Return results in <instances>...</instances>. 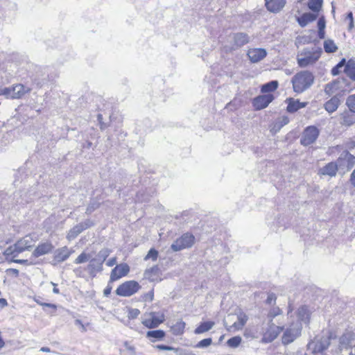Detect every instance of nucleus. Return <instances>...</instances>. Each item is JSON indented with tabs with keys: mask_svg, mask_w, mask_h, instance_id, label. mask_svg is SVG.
I'll return each mask as SVG.
<instances>
[{
	"mask_svg": "<svg viewBox=\"0 0 355 355\" xmlns=\"http://www.w3.org/2000/svg\"><path fill=\"white\" fill-rule=\"evenodd\" d=\"M326 26V22L324 17H321L318 21V30L324 29Z\"/></svg>",
	"mask_w": 355,
	"mask_h": 355,
	"instance_id": "obj_47",
	"label": "nucleus"
},
{
	"mask_svg": "<svg viewBox=\"0 0 355 355\" xmlns=\"http://www.w3.org/2000/svg\"><path fill=\"white\" fill-rule=\"evenodd\" d=\"M289 123V119L286 116H283L275 122L273 124L271 131L273 132H277L280 130V129L284 125H287Z\"/></svg>",
	"mask_w": 355,
	"mask_h": 355,
	"instance_id": "obj_33",
	"label": "nucleus"
},
{
	"mask_svg": "<svg viewBox=\"0 0 355 355\" xmlns=\"http://www.w3.org/2000/svg\"><path fill=\"white\" fill-rule=\"evenodd\" d=\"M314 80L315 77L311 71H300L292 78L293 90L297 93H302L313 84Z\"/></svg>",
	"mask_w": 355,
	"mask_h": 355,
	"instance_id": "obj_1",
	"label": "nucleus"
},
{
	"mask_svg": "<svg viewBox=\"0 0 355 355\" xmlns=\"http://www.w3.org/2000/svg\"><path fill=\"white\" fill-rule=\"evenodd\" d=\"M185 325V322L182 320H178L171 327V331L175 336L182 335L184 333Z\"/></svg>",
	"mask_w": 355,
	"mask_h": 355,
	"instance_id": "obj_32",
	"label": "nucleus"
},
{
	"mask_svg": "<svg viewBox=\"0 0 355 355\" xmlns=\"http://www.w3.org/2000/svg\"><path fill=\"white\" fill-rule=\"evenodd\" d=\"M319 130L313 125L306 127L302 135L300 143L304 146L313 144L319 136Z\"/></svg>",
	"mask_w": 355,
	"mask_h": 355,
	"instance_id": "obj_8",
	"label": "nucleus"
},
{
	"mask_svg": "<svg viewBox=\"0 0 355 355\" xmlns=\"http://www.w3.org/2000/svg\"><path fill=\"white\" fill-rule=\"evenodd\" d=\"M340 124L345 126H351L355 123V112L345 111L340 114Z\"/></svg>",
	"mask_w": 355,
	"mask_h": 355,
	"instance_id": "obj_23",
	"label": "nucleus"
},
{
	"mask_svg": "<svg viewBox=\"0 0 355 355\" xmlns=\"http://www.w3.org/2000/svg\"><path fill=\"white\" fill-rule=\"evenodd\" d=\"M317 15L310 12L304 13L301 17H297V22L301 27H305L309 23L315 20Z\"/></svg>",
	"mask_w": 355,
	"mask_h": 355,
	"instance_id": "obj_28",
	"label": "nucleus"
},
{
	"mask_svg": "<svg viewBox=\"0 0 355 355\" xmlns=\"http://www.w3.org/2000/svg\"><path fill=\"white\" fill-rule=\"evenodd\" d=\"M325 35L324 29L318 30V37L320 39H324Z\"/></svg>",
	"mask_w": 355,
	"mask_h": 355,
	"instance_id": "obj_59",
	"label": "nucleus"
},
{
	"mask_svg": "<svg viewBox=\"0 0 355 355\" xmlns=\"http://www.w3.org/2000/svg\"><path fill=\"white\" fill-rule=\"evenodd\" d=\"M116 263V257H113V258H111L106 263L107 266L111 267V266H113L114 265H115Z\"/></svg>",
	"mask_w": 355,
	"mask_h": 355,
	"instance_id": "obj_51",
	"label": "nucleus"
},
{
	"mask_svg": "<svg viewBox=\"0 0 355 355\" xmlns=\"http://www.w3.org/2000/svg\"><path fill=\"white\" fill-rule=\"evenodd\" d=\"M34 240L31 235H26L19 239L15 244L7 248L3 254L8 257H17L20 253L29 250L34 245Z\"/></svg>",
	"mask_w": 355,
	"mask_h": 355,
	"instance_id": "obj_2",
	"label": "nucleus"
},
{
	"mask_svg": "<svg viewBox=\"0 0 355 355\" xmlns=\"http://www.w3.org/2000/svg\"><path fill=\"white\" fill-rule=\"evenodd\" d=\"M340 69L339 67H338L337 65H336L332 69H331V74L333 76H337L338 75L339 72H340Z\"/></svg>",
	"mask_w": 355,
	"mask_h": 355,
	"instance_id": "obj_53",
	"label": "nucleus"
},
{
	"mask_svg": "<svg viewBox=\"0 0 355 355\" xmlns=\"http://www.w3.org/2000/svg\"><path fill=\"white\" fill-rule=\"evenodd\" d=\"M330 345L329 338L322 337L320 338H315L307 345L306 352L305 355H320Z\"/></svg>",
	"mask_w": 355,
	"mask_h": 355,
	"instance_id": "obj_5",
	"label": "nucleus"
},
{
	"mask_svg": "<svg viewBox=\"0 0 355 355\" xmlns=\"http://www.w3.org/2000/svg\"><path fill=\"white\" fill-rule=\"evenodd\" d=\"M346 64L347 62L345 61V59L343 58L336 65L338 66V67L342 68L344 66L345 67Z\"/></svg>",
	"mask_w": 355,
	"mask_h": 355,
	"instance_id": "obj_56",
	"label": "nucleus"
},
{
	"mask_svg": "<svg viewBox=\"0 0 355 355\" xmlns=\"http://www.w3.org/2000/svg\"><path fill=\"white\" fill-rule=\"evenodd\" d=\"M282 330L283 327H282L276 326L273 324L270 325L264 334L263 340L268 343L273 341L282 331Z\"/></svg>",
	"mask_w": 355,
	"mask_h": 355,
	"instance_id": "obj_19",
	"label": "nucleus"
},
{
	"mask_svg": "<svg viewBox=\"0 0 355 355\" xmlns=\"http://www.w3.org/2000/svg\"><path fill=\"white\" fill-rule=\"evenodd\" d=\"M321 53L322 49L320 48L312 50L304 49L297 57V64L300 67L313 64L320 58Z\"/></svg>",
	"mask_w": 355,
	"mask_h": 355,
	"instance_id": "obj_4",
	"label": "nucleus"
},
{
	"mask_svg": "<svg viewBox=\"0 0 355 355\" xmlns=\"http://www.w3.org/2000/svg\"><path fill=\"white\" fill-rule=\"evenodd\" d=\"M110 253L111 250L110 249L103 248L98 252L96 257L90 259L87 270L91 275L95 276L96 272L103 270V263Z\"/></svg>",
	"mask_w": 355,
	"mask_h": 355,
	"instance_id": "obj_3",
	"label": "nucleus"
},
{
	"mask_svg": "<svg viewBox=\"0 0 355 355\" xmlns=\"http://www.w3.org/2000/svg\"><path fill=\"white\" fill-rule=\"evenodd\" d=\"M147 297L149 299L150 301H152L153 300V291H151L147 294Z\"/></svg>",
	"mask_w": 355,
	"mask_h": 355,
	"instance_id": "obj_62",
	"label": "nucleus"
},
{
	"mask_svg": "<svg viewBox=\"0 0 355 355\" xmlns=\"http://www.w3.org/2000/svg\"><path fill=\"white\" fill-rule=\"evenodd\" d=\"M247 55L251 62L257 63L266 57L267 51L263 48H252L248 51Z\"/></svg>",
	"mask_w": 355,
	"mask_h": 355,
	"instance_id": "obj_13",
	"label": "nucleus"
},
{
	"mask_svg": "<svg viewBox=\"0 0 355 355\" xmlns=\"http://www.w3.org/2000/svg\"><path fill=\"white\" fill-rule=\"evenodd\" d=\"M31 89L22 84H17L11 87L0 88V95L7 98L17 99L21 98L25 94L30 92Z\"/></svg>",
	"mask_w": 355,
	"mask_h": 355,
	"instance_id": "obj_6",
	"label": "nucleus"
},
{
	"mask_svg": "<svg viewBox=\"0 0 355 355\" xmlns=\"http://www.w3.org/2000/svg\"><path fill=\"white\" fill-rule=\"evenodd\" d=\"M347 19H349V21L350 20H354V17H353V13L352 12H348L347 15V17H346Z\"/></svg>",
	"mask_w": 355,
	"mask_h": 355,
	"instance_id": "obj_64",
	"label": "nucleus"
},
{
	"mask_svg": "<svg viewBox=\"0 0 355 355\" xmlns=\"http://www.w3.org/2000/svg\"><path fill=\"white\" fill-rule=\"evenodd\" d=\"M273 99V95L271 94L259 96L254 98L253 106L256 110H262L266 107Z\"/></svg>",
	"mask_w": 355,
	"mask_h": 355,
	"instance_id": "obj_15",
	"label": "nucleus"
},
{
	"mask_svg": "<svg viewBox=\"0 0 355 355\" xmlns=\"http://www.w3.org/2000/svg\"><path fill=\"white\" fill-rule=\"evenodd\" d=\"M164 321V315L160 313L150 312L145 313L142 320V324L149 328L157 327Z\"/></svg>",
	"mask_w": 355,
	"mask_h": 355,
	"instance_id": "obj_7",
	"label": "nucleus"
},
{
	"mask_svg": "<svg viewBox=\"0 0 355 355\" xmlns=\"http://www.w3.org/2000/svg\"><path fill=\"white\" fill-rule=\"evenodd\" d=\"M344 72L353 81H355V60L350 59L347 61Z\"/></svg>",
	"mask_w": 355,
	"mask_h": 355,
	"instance_id": "obj_30",
	"label": "nucleus"
},
{
	"mask_svg": "<svg viewBox=\"0 0 355 355\" xmlns=\"http://www.w3.org/2000/svg\"><path fill=\"white\" fill-rule=\"evenodd\" d=\"M155 347L160 350H169L170 351V350L174 349V348L172 347L164 345H156Z\"/></svg>",
	"mask_w": 355,
	"mask_h": 355,
	"instance_id": "obj_49",
	"label": "nucleus"
},
{
	"mask_svg": "<svg viewBox=\"0 0 355 355\" xmlns=\"http://www.w3.org/2000/svg\"><path fill=\"white\" fill-rule=\"evenodd\" d=\"M144 277L146 279L150 282H158L160 279L159 268L157 266H154L144 271Z\"/></svg>",
	"mask_w": 355,
	"mask_h": 355,
	"instance_id": "obj_22",
	"label": "nucleus"
},
{
	"mask_svg": "<svg viewBox=\"0 0 355 355\" xmlns=\"http://www.w3.org/2000/svg\"><path fill=\"white\" fill-rule=\"evenodd\" d=\"M129 271L130 267L127 263H121L116 265L111 272L110 282H115L120 278L127 275Z\"/></svg>",
	"mask_w": 355,
	"mask_h": 355,
	"instance_id": "obj_12",
	"label": "nucleus"
},
{
	"mask_svg": "<svg viewBox=\"0 0 355 355\" xmlns=\"http://www.w3.org/2000/svg\"><path fill=\"white\" fill-rule=\"evenodd\" d=\"M100 206V203L96 200L91 201L89 205L87 207L86 209V214L89 215L91 214L94 211L97 209Z\"/></svg>",
	"mask_w": 355,
	"mask_h": 355,
	"instance_id": "obj_41",
	"label": "nucleus"
},
{
	"mask_svg": "<svg viewBox=\"0 0 355 355\" xmlns=\"http://www.w3.org/2000/svg\"><path fill=\"white\" fill-rule=\"evenodd\" d=\"M345 82L346 79L344 78L334 80L325 85L324 92L327 95L331 96L336 92L341 89L345 85Z\"/></svg>",
	"mask_w": 355,
	"mask_h": 355,
	"instance_id": "obj_14",
	"label": "nucleus"
},
{
	"mask_svg": "<svg viewBox=\"0 0 355 355\" xmlns=\"http://www.w3.org/2000/svg\"><path fill=\"white\" fill-rule=\"evenodd\" d=\"M39 304H40L41 306H46V307H51V308H53L54 310L56 309V305L53 304H50V303H40L38 302H37Z\"/></svg>",
	"mask_w": 355,
	"mask_h": 355,
	"instance_id": "obj_52",
	"label": "nucleus"
},
{
	"mask_svg": "<svg viewBox=\"0 0 355 355\" xmlns=\"http://www.w3.org/2000/svg\"><path fill=\"white\" fill-rule=\"evenodd\" d=\"M340 104V98L337 96H334L324 103V107L327 112L331 114L338 108Z\"/></svg>",
	"mask_w": 355,
	"mask_h": 355,
	"instance_id": "obj_25",
	"label": "nucleus"
},
{
	"mask_svg": "<svg viewBox=\"0 0 355 355\" xmlns=\"http://www.w3.org/2000/svg\"><path fill=\"white\" fill-rule=\"evenodd\" d=\"M75 324L79 325L81 331L83 332H85L87 331L85 326L83 324L82 321L79 319L75 320Z\"/></svg>",
	"mask_w": 355,
	"mask_h": 355,
	"instance_id": "obj_50",
	"label": "nucleus"
},
{
	"mask_svg": "<svg viewBox=\"0 0 355 355\" xmlns=\"http://www.w3.org/2000/svg\"><path fill=\"white\" fill-rule=\"evenodd\" d=\"M354 27V20H350L349 23V26H348V31H352Z\"/></svg>",
	"mask_w": 355,
	"mask_h": 355,
	"instance_id": "obj_61",
	"label": "nucleus"
},
{
	"mask_svg": "<svg viewBox=\"0 0 355 355\" xmlns=\"http://www.w3.org/2000/svg\"><path fill=\"white\" fill-rule=\"evenodd\" d=\"M324 49L327 53H335L338 46L332 40L328 39L324 42Z\"/></svg>",
	"mask_w": 355,
	"mask_h": 355,
	"instance_id": "obj_36",
	"label": "nucleus"
},
{
	"mask_svg": "<svg viewBox=\"0 0 355 355\" xmlns=\"http://www.w3.org/2000/svg\"><path fill=\"white\" fill-rule=\"evenodd\" d=\"M278 82L277 80H272L268 83H266L261 87V92L263 93H268L275 91L278 87Z\"/></svg>",
	"mask_w": 355,
	"mask_h": 355,
	"instance_id": "obj_35",
	"label": "nucleus"
},
{
	"mask_svg": "<svg viewBox=\"0 0 355 355\" xmlns=\"http://www.w3.org/2000/svg\"><path fill=\"white\" fill-rule=\"evenodd\" d=\"M321 173L322 175H327L329 176H335L336 172L338 171V167L336 164L334 162H330L327 164L325 166L321 168Z\"/></svg>",
	"mask_w": 355,
	"mask_h": 355,
	"instance_id": "obj_31",
	"label": "nucleus"
},
{
	"mask_svg": "<svg viewBox=\"0 0 355 355\" xmlns=\"http://www.w3.org/2000/svg\"><path fill=\"white\" fill-rule=\"evenodd\" d=\"M140 314V311L137 309H130L128 311V318L130 319H135Z\"/></svg>",
	"mask_w": 355,
	"mask_h": 355,
	"instance_id": "obj_45",
	"label": "nucleus"
},
{
	"mask_svg": "<svg viewBox=\"0 0 355 355\" xmlns=\"http://www.w3.org/2000/svg\"><path fill=\"white\" fill-rule=\"evenodd\" d=\"M307 103L300 102L299 100L289 99L286 110L290 113H293L300 109L306 107Z\"/></svg>",
	"mask_w": 355,
	"mask_h": 355,
	"instance_id": "obj_27",
	"label": "nucleus"
},
{
	"mask_svg": "<svg viewBox=\"0 0 355 355\" xmlns=\"http://www.w3.org/2000/svg\"><path fill=\"white\" fill-rule=\"evenodd\" d=\"M71 251H70L67 247H63L58 249L55 252L54 261L57 262H62L67 260L71 255Z\"/></svg>",
	"mask_w": 355,
	"mask_h": 355,
	"instance_id": "obj_24",
	"label": "nucleus"
},
{
	"mask_svg": "<svg viewBox=\"0 0 355 355\" xmlns=\"http://www.w3.org/2000/svg\"><path fill=\"white\" fill-rule=\"evenodd\" d=\"M12 261L15 263H22V264H25V265L33 264V262L29 261L28 259H13Z\"/></svg>",
	"mask_w": 355,
	"mask_h": 355,
	"instance_id": "obj_48",
	"label": "nucleus"
},
{
	"mask_svg": "<svg viewBox=\"0 0 355 355\" xmlns=\"http://www.w3.org/2000/svg\"><path fill=\"white\" fill-rule=\"evenodd\" d=\"M350 182L354 187H355V168H354V170L351 173Z\"/></svg>",
	"mask_w": 355,
	"mask_h": 355,
	"instance_id": "obj_54",
	"label": "nucleus"
},
{
	"mask_svg": "<svg viewBox=\"0 0 355 355\" xmlns=\"http://www.w3.org/2000/svg\"><path fill=\"white\" fill-rule=\"evenodd\" d=\"M91 257L92 256L90 254H87L85 252H83L75 259L74 263L76 264H80L85 263L88 260L90 261Z\"/></svg>",
	"mask_w": 355,
	"mask_h": 355,
	"instance_id": "obj_38",
	"label": "nucleus"
},
{
	"mask_svg": "<svg viewBox=\"0 0 355 355\" xmlns=\"http://www.w3.org/2000/svg\"><path fill=\"white\" fill-rule=\"evenodd\" d=\"M94 225L93 221L90 219H87L85 221L77 224L69 231L67 235V239L69 241L75 239L84 230L94 226Z\"/></svg>",
	"mask_w": 355,
	"mask_h": 355,
	"instance_id": "obj_11",
	"label": "nucleus"
},
{
	"mask_svg": "<svg viewBox=\"0 0 355 355\" xmlns=\"http://www.w3.org/2000/svg\"><path fill=\"white\" fill-rule=\"evenodd\" d=\"M215 325L213 321H206L201 322L194 330L196 334H201L211 330Z\"/></svg>",
	"mask_w": 355,
	"mask_h": 355,
	"instance_id": "obj_29",
	"label": "nucleus"
},
{
	"mask_svg": "<svg viewBox=\"0 0 355 355\" xmlns=\"http://www.w3.org/2000/svg\"><path fill=\"white\" fill-rule=\"evenodd\" d=\"M340 343L343 347H350L355 345V331H347L340 338Z\"/></svg>",
	"mask_w": 355,
	"mask_h": 355,
	"instance_id": "obj_20",
	"label": "nucleus"
},
{
	"mask_svg": "<svg viewBox=\"0 0 355 355\" xmlns=\"http://www.w3.org/2000/svg\"><path fill=\"white\" fill-rule=\"evenodd\" d=\"M165 336V332L163 330H153L148 331L146 333V337L148 338H154L152 342H155L156 340H161Z\"/></svg>",
	"mask_w": 355,
	"mask_h": 355,
	"instance_id": "obj_34",
	"label": "nucleus"
},
{
	"mask_svg": "<svg viewBox=\"0 0 355 355\" xmlns=\"http://www.w3.org/2000/svg\"><path fill=\"white\" fill-rule=\"evenodd\" d=\"M139 284L135 281H128L121 284L116 289V293L119 296L128 297L138 291Z\"/></svg>",
	"mask_w": 355,
	"mask_h": 355,
	"instance_id": "obj_10",
	"label": "nucleus"
},
{
	"mask_svg": "<svg viewBox=\"0 0 355 355\" xmlns=\"http://www.w3.org/2000/svg\"><path fill=\"white\" fill-rule=\"evenodd\" d=\"M276 301V295L274 293H269L266 300V303L268 304H275Z\"/></svg>",
	"mask_w": 355,
	"mask_h": 355,
	"instance_id": "obj_46",
	"label": "nucleus"
},
{
	"mask_svg": "<svg viewBox=\"0 0 355 355\" xmlns=\"http://www.w3.org/2000/svg\"><path fill=\"white\" fill-rule=\"evenodd\" d=\"M53 246L50 242H45L40 243L37 246L33 252L32 256L34 257H39L40 256L46 254L52 251Z\"/></svg>",
	"mask_w": 355,
	"mask_h": 355,
	"instance_id": "obj_21",
	"label": "nucleus"
},
{
	"mask_svg": "<svg viewBox=\"0 0 355 355\" xmlns=\"http://www.w3.org/2000/svg\"><path fill=\"white\" fill-rule=\"evenodd\" d=\"M212 343V339L211 338H205L198 342L196 345V347L205 348L209 346Z\"/></svg>",
	"mask_w": 355,
	"mask_h": 355,
	"instance_id": "obj_43",
	"label": "nucleus"
},
{
	"mask_svg": "<svg viewBox=\"0 0 355 355\" xmlns=\"http://www.w3.org/2000/svg\"><path fill=\"white\" fill-rule=\"evenodd\" d=\"M195 241V237L190 234H184L179 239H176L171 245V248L174 252L180 251L185 248H191Z\"/></svg>",
	"mask_w": 355,
	"mask_h": 355,
	"instance_id": "obj_9",
	"label": "nucleus"
},
{
	"mask_svg": "<svg viewBox=\"0 0 355 355\" xmlns=\"http://www.w3.org/2000/svg\"><path fill=\"white\" fill-rule=\"evenodd\" d=\"M158 257V252L154 248H151L148 254L145 256L144 260L152 259L153 261H156Z\"/></svg>",
	"mask_w": 355,
	"mask_h": 355,
	"instance_id": "obj_42",
	"label": "nucleus"
},
{
	"mask_svg": "<svg viewBox=\"0 0 355 355\" xmlns=\"http://www.w3.org/2000/svg\"><path fill=\"white\" fill-rule=\"evenodd\" d=\"M300 331L301 329L298 326L288 328L282 336L283 344L288 345L292 343L300 334Z\"/></svg>",
	"mask_w": 355,
	"mask_h": 355,
	"instance_id": "obj_16",
	"label": "nucleus"
},
{
	"mask_svg": "<svg viewBox=\"0 0 355 355\" xmlns=\"http://www.w3.org/2000/svg\"><path fill=\"white\" fill-rule=\"evenodd\" d=\"M234 44L237 47L243 46L250 42V37L244 33H237L233 36Z\"/></svg>",
	"mask_w": 355,
	"mask_h": 355,
	"instance_id": "obj_26",
	"label": "nucleus"
},
{
	"mask_svg": "<svg viewBox=\"0 0 355 355\" xmlns=\"http://www.w3.org/2000/svg\"><path fill=\"white\" fill-rule=\"evenodd\" d=\"M248 320V315L240 311L237 313V322H234L232 325L225 326L226 329L229 331H232L234 330H239L241 329L242 327L245 324Z\"/></svg>",
	"mask_w": 355,
	"mask_h": 355,
	"instance_id": "obj_18",
	"label": "nucleus"
},
{
	"mask_svg": "<svg viewBox=\"0 0 355 355\" xmlns=\"http://www.w3.org/2000/svg\"><path fill=\"white\" fill-rule=\"evenodd\" d=\"M241 340L242 339L240 336H234L230 338L227 340V343L229 347L235 348L237 347L241 344Z\"/></svg>",
	"mask_w": 355,
	"mask_h": 355,
	"instance_id": "obj_40",
	"label": "nucleus"
},
{
	"mask_svg": "<svg viewBox=\"0 0 355 355\" xmlns=\"http://www.w3.org/2000/svg\"><path fill=\"white\" fill-rule=\"evenodd\" d=\"M323 0H309L308 7L313 12H319L322 8Z\"/></svg>",
	"mask_w": 355,
	"mask_h": 355,
	"instance_id": "obj_37",
	"label": "nucleus"
},
{
	"mask_svg": "<svg viewBox=\"0 0 355 355\" xmlns=\"http://www.w3.org/2000/svg\"><path fill=\"white\" fill-rule=\"evenodd\" d=\"M45 80H38L37 79H35L34 80V83L39 87H42L44 83H45Z\"/></svg>",
	"mask_w": 355,
	"mask_h": 355,
	"instance_id": "obj_57",
	"label": "nucleus"
},
{
	"mask_svg": "<svg viewBox=\"0 0 355 355\" xmlns=\"http://www.w3.org/2000/svg\"><path fill=\"white\" fill-rule=\"evenodd\" d=\"M346 64L347 62L345 61V59L343 58L336 65L338 66V67L342 68L344 66L345 67Z\"/></svg>",
	"mask_w": 355,
	"mask_h": 355,
	"instance_id": "obj_55",
	"label": "nucleus"
},
{
	"mask_svg": "<svg viewBox=\"0 0 355 355\" xmlns=\"http://www.w3.org/2000/svg\"><path fill=\"white\" fill-rule=\"evenodd\" d=\"M0 305L2 308L8 305L7 300L4 298H0Z\"/></svg>",
	"mask_w": 355,
	"mask_h": 355,
	"instance_id": "obj_58",
	"label": "nucleus"
},
{
	"mask_svg": "<svg viewBox=\"0 0 355 355\" xmlns=\"http://www.w3.org/2000/svg\"><path fill=\"white\" fill-rule=\"evenodd\" d=\"M282 313V310L279 307H273L271 309L268 313V317L271 318V320L275 317L280 315Z\"/></svg>",
	"mask_w": 355,
	"mask_h": 355,
	"instance_id": "obj_44",
	"label": "nucleus"
},
{
	"mask_svg": "<svg viewBox=\"0 0 355 355\" xmlns=\"http://www.w3.org/2000/svg\"><path fill=\"white\" fill-rule=\"evenodd\" d=\"M346 105L351 112H355V94L349 95L347 98Z\"/></svg>",
	"mask_w": 355,
	"mask_h": 355,
	"instance_id": "obj_39",
	"label": "nucleus"
},
{
	"mask_svg": "<svg viewBox=\"0 0 355 355\" xmlns=\"http://www.w3.org/2000/svg\"><path fill=\"white\" fill-rule=\"evenodd\" d=\"M286 0H265L266 9L272 13L279 12L285 6Z\"/></svg>",
	"mask_w": 355,
	"mask_h": 355,
	"instance_id": "obj_17",
	"label": "nucleus"
},
{
	"mask_svg": "<svg viewBox=\"0 0 355 355\" xmlns=\"http://www.w3.org/2000/svg\"><path fill=\"white\" fill-rule=\"evenodd\" d=\"M51 284H52V285H53V286H54V288H53V292L54 293H55V294H58V293H60V291H59V289H58V288H57L55 287V286H56V284H54L53 282H51Z\"/></svg>",
	"mask_w": 355,
	"mask_h": 355,
	"instance_id": "obj_63",
	"label": "nucleus"
},
{
	"mask_svg": "<svg viewBox=\"0 0 355 355\" xmlns=\"http://www.w3.org/2000/svg\"><path fill=\"white\" fill-rule=\"evenodd\" d=\"M111 290H112V288L111 287H107L104 291H103V293H104V295L105 296H108L110 293H111Z\"/></svg>",
	"mask_w": 355,
	"mask_h": 355,
	"instance_id": "obj_60",
	"label": "nucleus"
}]
</instances>
